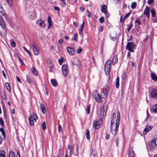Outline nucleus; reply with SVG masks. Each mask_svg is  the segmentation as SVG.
<instances>
[{"mask_svg":"<svg viewBox=\"0 0 157 157\" xmlns=\"http://www.w3.org/2000/svg\"><path fill=\"white\" fill-rule=\"evenodd\" d=\"M6 27L5 22L3 20L0 19V33L3 36H5L6 34Z\"/></svg>","mask_w":157,"mask_h":157,"instance_id":"f257e3e1","label":"nucleus"},{"mask_svg":"<svg viewBox=\"0 0 157 157\" xmlns=\"http://www.w3.org/2000/svg\"><path fill=\"white\" fill-rule=\"evenodd\" d=\"M111 60L108 59L106 61L105 66V71L106 75H109L110 73L111 66Z\"/></svg>","mask_w":157,"mask_h":157,"instance_id":"f03ea898","label":"nucleus"},{"mask_svg":"<svg viewBox=\"0 0 157 157\" xmlns=\"http://www.w3.org/2000/svg\"><path fill=\"white\" fill-rule=\"evenodd\" d=\"M136 48V45L133 42L128 43L126 47V49L130 52H134V50Z\"/></svg>","mask_w":157,"mask_h":157,"instance_id":"7ed1b4c3","label":"nucleus"},{"mask_svg":"<svg viewBox=\"0 0 157 157\" xmlns=\"http://www.w3.org/2000/svg\"><path fill=\"white\" fill-rule=\"evenodd\" d=\"M93 98L98 102H100L102 100V98L97 91H94L93 93Z\"/></svg>","mask_w":157,"mask_h":157,"instance_id":"20e7f679","label":"nucleus"},{"mask_svg":"<svg viewBox=\"0 0 157 157\" xmlns=\"http://www.w3.org/2000/svg\"><path fill=\"white\" fill-rule=\"evenodd\" d=\"M31 45L34 54L36 56L38 55L39 54V51L37 45L35 43L33 42L31 43Z\"/></svg>","mask_w":157,"mask_h":157,"instance_id":"39448f33","label":"nucleus"},{"mask_svg":"<svg viewBox=\"0 0 157 157\" xmlns=\"http://www.w3.org/2000/svg\"><path fill=\"white\" fill-rule=\"evenodd\" d=\"M102 121L101 120H99L98 121H95L93 123V127L95 129L99 128L102 126Z\"/></svg>","mask_w":157,"mask_h":157,"instance_id":"423d86ee","label":"nucleus"},{"mask_svg":"<svg viewBox=\"0 0 157 157\" xmlns=\"http://www.w3.org/2000/svg\"><path fill=\"white\" fill-rule=\"evenodd\" d=\"M68 68L67 64H63L62 67L63 74L64 77L67 76L68 73Z\"/></svg>","mask_w":157,"mask_h":157,"instance_id":"0eeeda50","label":"nucleus"},{"mask_svg":"<svg viewBox=\"0 0 157 157\" xmlns=\"http://www.w3.org/2000/svg\"><path fill=\"white\" fill-rule=\"evenodd\" d=\"M107 109L106 104V103L104 104L101 111V115H102L103 117L105 116L106 115Z\"/></svg>","mask_w":157,"mask_h":157,"instance_id":"6e6552de","label":"nucleus"},{"mask_svg":"<svg viewBox=\"0 0 157 157\" xmlns=\"http://www.w3.org/2000/svg\"><path fill=\"white\" fill-rule=\"evenodd\" d=\"M109 90V87L108 86H105L103 89L102 96L104 98H105L107 96Z\"/></svg>","mask_w":157,"mask_h":157,"instance_id":"1a4fd4ad","label":"nucleus"},{"mask_svg":"<svg viewBox=\"0 0 157 157\" xmlns=\"http://www.w3.org/2000/svg\"><path fill=\"white\" fill-rule=\"evenodd\" d=\"M72 153L71 147L70 145H68L67 149L66 151L65 157H70Z\"/></svg>","mask_w":157,"mask_h":157,"instance_id":"9d476101","label":"nucleus"},{"mask_svg":"<svg viewBox=\"0 0 157 157\" xmlns=\"http://www.w3.org/2000/svg\"><path fill=\"white\" fill-rule=\"evenodd\" d=\"M149 146L151 149H154L157 146V139L152 140L149 143Z\"/></svg>","mask_w":157,"mask_h":157,"instance_id":"9b49d317","label":"nucleus"},{"mask_svg":"<svg viewBox=\"0 0 157 157\" xmlns=\"http://www.w3.org/2000/svg\"><path fill=\"white\" fill-rule=\"evenodd\" d=\"M151 97L154 98H157V89H153L150 92Z\"/></svg>","mask_w":157,"mask_h":157,"instance_id":"f8f14e48","label":"nucleus"},{"mask_svg":"<svg viewBox=\"0 0 157 157\" xmlns=\"http://www.w3.org/2000/svg\"><path fill=\"white\" fill-rule=\"evenodd\" d=\"M150 9L148 6H147L144 11V14L145 15L146 17L149 18L150 13Z\"/></svg>","mask_w":157,"mask_h":157,"instance_id":"ddd939ff","label":"nucleus"},{"mask_svg":"<svg viewBox=\"0 0 157 157\" xmlns=\"http://www.w3.org/2000/svg\"><path fill=\"white\" fill-rule=\"evenodd\" d=\"M67 51L71 55H75V49L72 48L70 47H67L66 48Z\"/></svg>","mask_w":157,"mask_h":157,"instance_id":"4468645a","label":"nucleus"},{"mask_svg":"<svg viewBox=\"0 0 157 157\" xmlns=\"http://www.w3.org/2000/svg\"><path fill=\"white\" fill-rule=\"evenodd\" d=\"M72 150L74 155H77L78 154V146L77 144H74L73 146Z\"/></svg>","mask_w":157,"mask_h":157,"instance_id":"2eb2a0df","label":"nucleus"},{"mask_svg":"<svg viewBox=\"0 0 157 157\" xmlns=\"http://www.w3.org/2000/svg\"><path fill=\"white\" fill-rule=\"evenodd\" d=\"M39 24V26L41 27H45L46 26V24L44 23V21L41 20H38L36 22V24Z\"/></svg>","mask_w":157,"mask_h":157,"instance_id":"dca6fc26","label":"nucleus"},{"mask_svg":"<svg viewBox=\"0 0 157 157\" xmlns=\"http://www.w3.org/2000/svg\"><path fill=\"white\" fill-rule=\"evenodd\" d=\"M29 17L31 19H34L36 18V15L33 12H29Z\"/></svg>","mask_w":157,"mask_h":157,"instance_id":"f3484780","label":"nucleus"},{"mask_svg":"<svg viewBox=\"0 0 157 157\" xmlns=\"http://www.w3.org/2000/svg\"><path fill=\"white\" fill-rule=\"evenodd\" d=\"M151 129V127L150 126H147L146 128L144 129L143 132V133L144 134H146Z\"/></svg>","mask_w":157,"mask_h":157,"instance_id":"a211bd4d","label":"nucleus"},{"mask_svg":"<svg viewBox=\"0 0 157 157\" xmlns=\"http://www.w3.org/2000/svg\"><path fill=\"white\" fill-rule=\"evenodd\" d=\"M51 84L52 85L56 87L58 86V84L56 80L54 79H51Z\"/></svg>","mask_w":157,"mask_h":157,"instance_id":"6ab92c4d","label":"nucleus"},{"mask_svg":"<svg viewBox=\"0 0 157 157\" xmlns=\"http://www.w3.org/2000/svg\"><path fill=\"white\" fill-rule=\"evenodd\" d=\"M101 12L104 13L107 11V6L105 5H102L101 6Z\"/></svg>","mask_w":157,"mask_h":157,"instance_id":"aec40b11","label":"nucleus"},{"mask_svg":"<svg viewBox=\"0 0 157 157\" xmlns=\"http://www.w3.org/2000/svg\"><path fill=\"white\" fill-rule=\"evenodd\" d=\"M40 107L43 113L44 114L46 112V109L44 105L42 104H40Z\"/></svg>","mask_w":157,"mask_h":157,"instance_id":"412c9836","label":"nucleus"},{"mask_svg":"<svg viewBox=\"0 0 157 157\" xmlns=\"http://www.w3.org/2000/svg\"><path fill=\"white\" fill-rule=\"evenodd\" d=\"M29 122L30 126H32L34 125V122L33 119V118L31 116H29Z\"/></svg>","mask_w":157,"mask_h":157,"instance_id":"4be33fe9","label":"nucleus"},{"mask_svg":"<svg viewBox=\"0 0 157 157\" xmlns=\"http://www.w3.org/2000/svg\"><path fill=\"white\" fill-rule=\"evenodd\" d=\"M6 152L3 150H0V157H6Z\"/></svg>","mask_w":157,"mask_h":157,"instance_id":"5701e85b","label":"nucleus"},{"mask_svg":"<svg viewBox=\"0 0 157 157\" xmlns=\"http://www.w3.org/2000/svg\"><path fill=\"white\" fill-rule=\"evenodd\" d=\"M48 29L50 28V26H51L52 25V23L51 21V18L50 16H48Z\"/></svg>","mask_w":157,"mask_h":157,"instance_id":"b1692460","label":"nucleus"},{"mask_svg":"<svg viewBox=\"0 0 157 157\" xmlns=\"http://www.w3.org/2000/svg\"><path fill=\"white\" fill-rule=\"evenodd\" d=\"M151 78L155 81H157V77L155 74L154 73H151Z\"/></svg>","mask_w":157,"mask_h":157,"instance_id":"393cba45","label":"nucleus"},{"mask_svg":"<svg viewBox=\"0 0 157 157\" xmlns=\"http://www.w3.org/2000/svg\"><path fill=\"white\" fill-rule=\"evenodd\" d=\"M119 78L118 77H117L116 79V86L117 88H119Z\"/></svg>","mask_w":157,"mask_h":157,"instance_id":"a878e982","label":"nucleus"},{"mask_svg":"<svg viewBox=\"0 0 157 157\" xmlns=\"http://www.w3.org/2000/svg\"><path fill=\"white\" fill-rule=\"evenodd\" d=\"M118 62V58L117 56L114 57L112 60L113 64H115L117 63Z\"/></svg>","mask_w":157,"mask_h":157,"instance_id":"bb28decb","label":"nucleus"},{"mask_svg":"<svg viewBox=\"0 0 157 157\" xmlns=\"http://www.w3.org/2000/svg\"><path fill=\"white\" fill-rule=\"evenodd\" d=\"M32 71L34 75H38V72L37 71H36L34 67H32Z\"/></svg>","mask_w":157,"mask_h":157,"instance_id":"cd10ccee","label":"nucleus"},{"mask_svg":"<svg viewBox=\"0 0 157 157\" xmlns=\"http://www.w3.org/2000/svg\"><path fill=\"white\" fill-rule=\"evenodd\" d=\"M127 26L128 28L127 29V32L128 33L131 30V28L133 27V25L132 23H130V25H128Z\"/></svg>","mask_w":157,"mask_h":157,"instance_id":"c85d7f7f","label":"nucleus"},{"mask_svg":"<svg viewBox=\"0 0 157 157\" xmlns=\"http://www.w3.org/2000/svg\"><path fill=\"white\" fill-rule=\"evenodd\" d=\"M0 131L1 132L2 135L4 138L5 139V132L4 129L2 128H0Z\"/></svg>","mask_w":157,"mask_h":157,"instance_id":"c756f323","label":"nucleus"},{"mask_svg":"<svg viewBox=\"0 0 157 157\" xmlns=\"http://www.w3.org/2000/svg\"><path fill=\"white\" fill-rule=\"evenodd\" d=\"M9 157H15V154L13 151H11L10 152Z\"/></svg>","mask_w":157,"mask_h":157,"instance_id":"7c9ffc66","label":"nucleus"},{"mask_svg":"<svg viewBox=\"0 0 157 157\" xmlns=\"http://www.w3.org/2000/svg\"><path fill=\"white\" fill-rule=\"evenodd\" d=\"M136 3L135 2H133L131 5V8L132 9H134L136 8Z\"/></svg>","mask_w":157,"mask_h":157,"instance_id":"2f4dec72","label":"nucleus"},{"mask_svg":"<svg viewBox=\"0 0 157 157\" xmlns=\"http://www.w3.org/2000/svg\"><path fill=\"white\" fill-rule=\"evenodd\" d=\"M86 138L88 140L90 139V132L87 129L86 131Z\"/></svg>","mask_w":157,"mask_h":157,"instance_id":"473e14b6","label":"nucleus"},{"mask_svg":"<svg viewBox=\"0 0 157 157\" xmlns=\"http://www.w3.org/2000/svg\"><path fill=\"white\" fill-rule=\"evenodd\" d=\"M119 124L118 122H116V127H115V129L114 130L115 131L114 135H115L116 133L117 132L118 130V126Z\"/></svg>","mask_w":157,"mask_h":157,"instance_id":"72a5a7b5","label":"nucleus"},{"mask_svg":"<svg viewBox=\"0 0 157 157\" xmlns=\"http://www.w3.org/2000/svg\"><path fill=\"white\" fill-rule=\"evenodd\" d=\"M128 155L130 157H134V152L132 150L129 151L128 153Z\"/></svg>","mask_w":157,"mask_h":157,"instance_id":"f704fd0d","label":"nucleus"},{"mask_svg":"<svg viewBox=\"0 0 157 157\" xmlns=\"http://www.w3.org/2000/svg\"><path fill=\"white\" fill-rule=\"evenodd\" d=\"M7 89L10 92L11 90L10 84L8 83H6L5 84Z\"/></svg>","mask_w":157,"mask_h":157,"instance_id":"c9c22d12","label":"nucleus"},{"mask_svg":"<svg viewBox=\"0 0 157 157\" xmlns=\"http://www.w3.org/2000/svg\"><path fill=\"white\" fill-rule=\"evenodd\" d=\"M153 111L155 113H157V104L155 105L153 107Z\"/></svg>","mask_w":157,"mask_h":157,"instance_id":"e433bc0d","label":"nucleus"},{"mask_svg":"<svg viewBox=\"0 0 157 157\" xmlns=\"http://www.w3.org/2000/svg\"><path fill=\"white\" fill-rule=\"evenodd\" d=\"M151 14L152 16L153 17H154L155 15V12L154 9H152L151 10Z\"/></svg>","mask_w":157,"mask_h":157,"instance_id":"4c0bfd02","label":"nucleus"},{"mask_svg":"<svg viewBox=\"0 0 157 157\" xmlns=\"http://www.w3.org/2000/svg\"><path fill=\"white\" fill-rule=\"evenodd\" d=\"M42 128L43 130H44L46 129V125L45 121H44L42 124Z\"/></svg>","mask_w":157,"mask_h":157,"instance_id":"58836bf2","label":"nucleus"},{"mask_svg":"<svg viewBox=\"0 0 157 157\" xmlns=\"http://www.w3.org/2000/svg\"><path fill=\"white\" fill-rule=\"evenodd\" d=\"M90 105H87V114H89L90 113Z\"/></svg>","mask_w":157,"mask_h":157,"instance_id":"ea45409f","label":"nucleus"},{"mask_svg":"<svg viewBox=\"0 0 157 157\" xmlns=\"http://www.w3.org/2000/svg\"><path fill=\"white\" fill-rule=\"evenodd\" d=\"M64 59L63 58H61L58 60V62L60 65H61L63 62Z\"/></svg>","mask_w":157,"mask_h":157,"instance_id":"a19ab883","label":"nucleus"},{"mask_svg":"<svg viewBox=\"0 0 157 157\" xmlns=\"http://www.w3.org/2000/svg\"><path fill=\"white\" fill-rule=\"evenodd\" d=\"M99 21L101 23H102L104 21V18L103 17H101L99 19Z\"/></svg>","mask_w":157,"mask_h":157,"instance_id":"79ce46f5","label":"nucleus"},{"mask_svg":"<svg viewBox=\"0 0 157 157\" xmlns=\"http://www.w3.org/2000/svg\"><path fill=\"white\" fill-rule=\"evenodd\" d=\"M33 117L34 121H36L38 117L37 115L34 113L33 114Z\"/></svg>","mask_w":157,"mask_h":157,"instance_id":"37998d69","label":"nucleus"},{"mask_svg":"<svg viewBox=\"0 0 157 157\" xmlns=\"http://www.w3.org/2000/svg\"><path fill=\"white\" fill-rule=\"evenodd\" d=\"M80 63V61L78 60H77L76 61H75L73 63V65L74 64L77 65L78 64H79Z\"/></svg>","mask_w":157,"mask_h":157,"instance_id":"c03bdc74","label":"nucleus"},{"mask_svg":"<svg viewBox=\"0 0 157 157\" xmlns=\"http://www.w3.org/2000/svg\"><path fill=\"white\" fill-rule=\"evenodd\" d=\"M78 39V34L76 33L74 35V40L75 41H77Z\"/></svg>","mask_w":157,"mask_h":157,"instance_id":"a18cd8bd","label":"nucleus"},{"mask_svg":"<svg viewBox=\"0 0 157 157\" xmlns=\"http://www.w3.org/2000/svg\"><path fill=\"white\" fill-rule=\"evenodd\" d=\"M26 81L29 84L31 83V82L30 79V78L27 76L26 77Z\"/></svg>","mask_w":157,"mask_h":157,"instance_id":"49530a36","label":"nucleus"},{"mask_svg":"<svg viewBox=\"0 0 157 157\" xmlns=\"http://www.w3.org/2000/svg\"><path fill=\"white\" fill-rule=\"evenodd\" d=\"M10 44L11 46L13 48L15 47L16 46L15 43L13 41H12Z\"/></svg>","mask_w":157,"mask_h":157,"instance_id":"de8ad7c7","label":"nucleus"},{"mask_svg":"<svg viewBox=\"0 0 157 157\" xmlns=\"http://www.w3.org/2000/svg\"><path fill=\"white\" fill-rule=\"evenodd\" d=\"M50 69V71L51 72H53L54 71V68L53 66H51L49 67Z\"/></svg>","mask_w":157,"mask_h":157,"instance_id":"09e8293b","label":"nucleus"},{"mask_svg":"<svg viewBox=\"0 0 157 157\" xmlns=\"http://www.w3.org/2000/svg\"><path fill=\"white\" fill-rule=\"evenodd\" d=\"M87 15L88 17L89 18L91 16V12L87 10Z\"/></svg>","mask_w":157,"mask_h":157,"instance_id":"8fccbe9b","label":"nucleus"},{"mask_svg":"<svg viewBox=\"0 0 157 157\" xmlns=\"http://www.w3.org/2000/svg\"><path fill=\"white\" fill-rule=\"evenodd\" d=\"M91 155H92L94 157H97V154L96 152H93L91 153Z\"/></svg>","mask_w":157,"mask_h":157,"instance_id":"3c124183","label":"nucleus"},{"mask_svg":"<svg viewBox=\"0 0 157 157\" xmlns=\"http://www.w3.org/2000/svg\"><path fill=\"white\" fill-rule=\"evenodd\" d=\"M0 124L2 126H4V122L2 118H0Z\"/></svg>","mask_w":157,"mask_h":157,"instance_id":"603ef678","label":"nucleus"},{"mask_svg":"<svg viewBox=\"0 0 157 157\" xmlns=\"http://www.w3.org/2000/svg\"><path fill=\"white\" fill-rule=\"evenodd\" d=\"M58 131L60 132H62V127L61 125H59L58 126Z\"/></svg>","mask_w":157,"mask_h":157,"instance_id":"864d4df0","label":"nucleus"},{"mask_svg":"<svg viewBox=\"0 0 157 157\" xmlns=\"http://www.w3.org/2000/svg\"><path fill=\"white\" fill-rule=\"evenodd\" d=\"M82 49L81 48H79L77 50L76 52L77 53L79 54L82 52Z\"/></svg>","mask_w":157,"mask_h":157,"instance_id":"5fc2aeb1","label":"nucleus"},{"mask_svg":"<svg viewBox=\"0 0 157 157\" xmlns=\"http://www.w3.org/2000/svg\"><path fill=\"white\" fill-rule=\"evenodd\" d=\"M105 14V16L106 17V18H107L109 17V13L108 12V11L104 13Z\"/></svg>","mask_w":157,"mask_h":157,"instance_id":"6e6d98bb","label":"nucleus"},{"mask_svg":"<svg viewBox=\"0 0 157 157\" xmlns=\"http://www.w3.org/2000/svg\"><path fill=\"white\" fill-rule=\"evenodd\" d=\"M8 4L11 6L12 4V0H6Z\"/></svg>","mask_w":157,"mask_h":157,"instance_id":"4d7b16f0","label":"nucleus"},{"mask_svg":"<svg viewBox=\"0 0 157 157\" xmlns=\"http://www.w3.org/2000/svg\"><path fill=\"white\" fill-rule=\"evenodd\" d=\"M114 122V121H113V120H112L111 121V129H110V131L111 132H112L113 131V130L112 129V128L113 127V123Z\"/></svg>","mask_w":157,"mask_h":157,"instance_id":"13d9d810","label":"nucleus"},{"mask_svg":"<svg viewBox=\"0 0 157 157\" xmlns=\"http://www.w3.org/2000/svg\"><path fill=\"white\" fill-rule=\"evenodd\" d=\"M130 13H131V12H130L127 13V14H126L124 17V20L126 18H127L129 15Z\"/></svg>","mask_w":157,"mask_h":157,"instance_id":"bf43d9fd","label":"nucleus"},{"mask_svg":"<svg viewBox=\"0 0 157 157\" xmlns=\"http://www.w3.org/2000/svg\"><path fill=\"white\" fill-rule=\"evenodd\" d=\"M2 97L3 99L4 100H6V94L4 93L3 94V95H2Z\"/></svg>","mask_w":157,"mask_h":157,"instance_id":"052dcab7","label":"nucleus"},{"mask_svg":"<svg viewBox=\"0 0 157 157\" xmlns=\"http://www.w3.org/2000/svg\"><path fill=\"white\" fill-rule=\"evenodd\" d=\"M115 141L116 144V145L117 146H118V138H117L115 140Z\"/></svg>","mask_w":157,"mask_h":157,"instance_id":"680f3d73","label":"nucleus"},{"mask_svg":"<svg viewBox=\"0 0 157 157\" xmlns=\"http://www.w3.org/2000/svg\"><path fill=\"white\" fill-rule=\"evenodd\" d=\"M54 9L56 10L59 11L60 10L59 8V7L56 6H54Z\"/></svg>","mask_w":157,"mask_h":157,"instance_id":"e2e57ef3","label":"nucleus"},{"mask_svg":"<svg viewBox=\"0 0 157 157\" xmlns=\"http://www.w3.org/2000/svg\"><path fill=\"white\" fill-rule=\"evenodd\" d=\"M125 73H123L121 77L122 79H124L125 78Z\"/></svg>","mask_w":157,"mask_h":157,"instance_id":"0e129e2a","label":"nucleus"},{"mask_svg":"<svg viewBox=\"0 0 157 157\" xmlns=\"http://www.w3.org/2000/svg\"><path fill=\"white\" fill-rule=\"evenodd\" d=\"M135 23H138V24L139 25H141V22L138 19H137L135 21Z\"/></svg>","mask_w":157,"mask_h":157,"instance_id":"69168bd1","label":"nucleus"},{"mask_svg":"<svg viewBox=\"0 0 157 157\" xmlns=\"http://www.w3.org/2000/svg\"><path fill=\"white\" fill-rule=\"evenodd\" d=\"M153 2V0H148V3L149 5H150Z\"/></svg>","mask_w":157,"mask_h":157,"instance_id":"338daca9","label":"nucleus"},{"mask_svg":"<svg viewBox=\"0 0 157 157\" xmlns=\"http://www.w3.org/2000/svg\"><path fill=\"white\" fill-rule=\"evenodd\" d=\"M120 117H117V121L116 122H118L119 124V122L120 121Z\"/></svg>","mask_w":157,"mask_h":157,"instance_id":"774afa93","label":"nucleus"}]
</instances>
